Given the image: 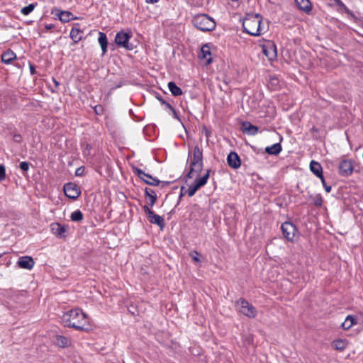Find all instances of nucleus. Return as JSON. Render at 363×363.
<instances>
[{
	"label": "nucleus",
	"instance_id": "c03bdc74",
	"mask_svg": "<svg viewBox=\"0 0 363 363\" xmlns=\"http://www.w3.org/2000/svg\"><path fill=\"white\" fill-rule=\"evenodd\" d=\"M158 1L159 0H145V1L149 4H155L157 3Z\"/></svg>",
	"mask_w": 363,
	"mask_h": 363
},
{
	"label": "nucleus",
	"instance_id": "6e6552de",
	"mask_svg": "<svg viewBox=\"0 0 363 363\" xmlns=\"http://www.w3.org/2000/svg\"><path fill=\"white\" fill-rule=\"evenodd\" d=\"M209 174L210 170H207L206 173L203 177L196 179L194 184L189 186L187 191L189 197L193 196L201 187L203 186L207 183Z\"/></svg>",
	"mask_w": 363,
	"mask_h": 363
},
{
	"label": "nucleus",
	"instance_id": "5701e85b",
	"mask_svg": "<svg viewBox=\"0 0 363 363\" xmlns=\"http://www.w3.org/2000/svg\"><path fill=\"white\" fill-rule=\"evenodd\" d=\"M357 323V318L352 315H348L342 323V328L344 330H349Z\"/></svg>",
	"mask_w": 363,
	"mask_h": 363
},
{
	"label": "nucleus",
	"instance_id": "c9c22d12",
	"mask_svg": "<svg viewBox=\"0 0 363 363\" xmlns=\"http://www.w3.org/2000/svg\"><path fill=\"white\" fill-rule=\"evenodd\" d=\"M20 168L24 171V172H27L29 169V163L27 162H21L20 163Z\"/></svg>",
	"mask_w": 363,
	"mask_h": 363
},
{
	"label": "nucleus",
	"instance_id": "39448f33",
	"mask_svg": "<svg viewBox=\"0 0 363 363\" xmlns=\"http://www.w3.org/2000/svg\"><path fill=\"white\" fill-rule=\"evenodd\" d=\"M130 38L131 35L130 33L122 30L116 33L115 43L119 47H122L127 50H131L133 49V46L129 43Z\"/></svg>",
	"mask_w": 363,
	"mask_h": 363
},
{
	"label": "nucleus",
	"instance_id": "ea45409f",
	"mask_svg": "<svg viewBox=\"0 0 363 363\" xmlns=\"http://www.w3.org/2000/svg\"><path fill=\"white\" fill-rule=\"evenodd\" d=\"M325 188V190L327 193H330L331 191V186H329V185H325L324 186Z\"/></svg>",
	"mask_w": 363,
	"mask_h": 363
},
{
	"label": "nucleus",
	"instance_id": "7ed1b4c3",
	"mask_svg": "<svg viewBox=\"0 0 363 363\" xmlns=\"http://www.w3.org/2000/svg\"><path fill=\"white\" fill-rule=\"evenodd\" d=\"M203 169V152L199 146H195L193 156L190 159V170L187 174L189 178L196 177Z\"/></svg>",
	"mask_w": 363,
	"mask_h": 363
},
{
	"label": "nucleus",
	"instance_id": "79ce46f5",
	"mask_svg": "<svg viewBox=\"0 0 363 363\" xmlns=\"http://www.w3.org/2000/svg\"><path fill=\"white\" fill-rule=\"evenodd\" d=\"M53 28H54V25H52V24H47V25H45V28L47 30H50V29H52Z\"/></svg>",
	"mask_w": 363,
	"mask_h": 363
},
{
	"label": "nucleus",
	"instance_id": "a18cd8bd",
	"mask_svg": "<svg viewBox=\"0 0 363 363\" xmlns=\"http://www.w3.org/2000/svg\"><path fill=\"white\" fill-rule=\"evenodd\" d=\"M53 82L56 86H57L59 85V82L57 81H56L55 79H53Z\"/></svg>",
	"mask_w": 363,
	"mask_h": 363
},
{
	"label": "nucleus",
	"instance_id": "393cba45",
	"mask_svg": "<svg viewBox=\"0 0 363 363\" xmlns=\"http://www.w3.org/2000/svg\"><path fill=\"white\" fill-rule=\"evenodd\" d=\"M145 194L149 200V203L150 206H152L157 200V195L155 191L149 188H145Z\"/></svg>",
	"mask_w": 363,
	"mask_h": 363
},
{
	"label": "nucleus",
	"instance_id": "bb28decb",
	"mask_svg": "<svg viewBox=\"0 0 363 363\" xmlns=\"http://www.w3.org/2000/svg\"><path fill=\"white\" fill-rule=\"evenodd\" d=\"M281 146L279 143H276L270 147L265 148V152L269 155H277L281 151Z\"/></svg>",
	"mask_w": 363,
	"mask_h": 363
},
{
	"label": "nucleus",
	"instance_id": "aec40b11",
	"mask_svg": "<svg viewBox=\"0 0 363 363\" xmlns=\"http://www.w3.org/2000/svg\"><path fill=\"white\" fill-rule=\"evenodd\" d=\"M98 41L101 45L103 55H105L107 52V45H108V40H107L106 35L104 33L99 32Z\"/></svg>",
	"mask_w": 363,
	"mask_h": 363
},
{
	"label": "nucleus",
	"instance_id": "f704fd0d",
	"mask_svg": "<svg viewBox=\"0 0 363 363\" xmlns=\"http://www.w3.org/2000/svg\"><path fill=\"white\" fill-rule=\"evenodd\" d=\"M335 3L342 9H343L346 12H348L349 10L347 8V6L345 5V4L341 0H333Z\"/></svg>",
	"mask_w": 363,
	"mask_h": 363
},
{
	"label": "nucleus",
	"instance_id": "4c0bfd02",
	"mask_svg": "<svg viewBox=\"0 0 363 363\" xmlns=\"http://www.w3.org/2000/svg\"><path fill=\"white\" fill-rule=\"evenodd\" d=\"M143 209H144V211H145V213L147 214V218H148L151 214H152V213H153V211H152V210H150V209L149 208V207H148L147 206H146V205H145V206H144Z\"/></svg>",
	"mask_w": 363,
	"mask_h": 363
},
{
	"label": "nucleus",
	"instance_id": "a19ab883",
	"mask_svg": "<svg viewBox=\"0 0 363 363\" xmlns=\"http://www.w3.org/2000/svg\"><path fill=\"white\" fill-rule=\"evenodd\" d=\"M315 204L316 206H321L322 204V199L320 198L318 199H317L315 201Z\"/></svg>",
	"mask_w": 363,
	"mask_h": 363
},
{
	"label": "nucleus",
	"instance_id": "9b49d317",
	"mask_svg": "<svg viewBox=\"0 0 363 363\" xmlns=\"http://www.w3.org/2000/svg\"><path fill=\"white\" fill-rule=\"evenodd\" d=\"M64 191L65 195L70 198L75 199L80 195V191L77 186L73 183H67L64 186Z\"/></svg>",
	"mask_w": 363,
	"mask_h": 363
},
{
	"label": "nucleus",
	"instance_id": "473e14b6",
	"mask_svg": "<svg viewBox=\"0 0 363 363\" xmlns=\"http://www.w3.org/2000/svg\"><path fill=\"white\" fill-rule=\"evenodd\" d=\"M6 178V169L3 164H0V182H2Z\"/></svg>",
	"mask_w": 363,
	"mask_h": 363
},
{
	"label": "nucleus",
	"instance_id": "4be33fe9",
	"mask_svg": "<svg viewBox=\"0 0 363 363\" xmlns=\"http://www.w3.org/2000/svg\"><path fill=\"white\" fill-rule=\"evenodd\" d=\"M243 132L247 133L250 135H254L258 131V128L255 125H252L250 122H245L242 125Z\"/></svg>",
	"mask_w": 363,
	"mask_h": 363
},
{
	"label": "nucleus",
	"instance_id": "7c9ffc66",
	"mask_svg": "<svg viewBox=\"0 0 363 363\" xmlns=\"http://www.w3.org/2000/svg\"><path fill=\"white\" fill-rule=\"evenodd\" d=\"M70 218L72 221L79 222L83 219V213L81 211L77 210L72 213Z\"/></svg>",
	"mask_w": 363,
	"mask_h": 363
},
{
	"label": "nucleus",
	"instance_id": "f3484780",
	"mask_svg": "<svg viewBox=\"0 0 363 363\" xmlns=\"http://www.w3.org/2000/svg\"><path fill=\"white\" fill-rule=\"evenodd\" d=\"M148 220L151 223L157 225L161 229H163L165 225L164 218L154 212L148 217Z\"/></svg>",
	"mask_w": 363,
	"mask_h": 363
},
{
	"label": "nucleus",
	"instance_id": "58836bf2",
	"mask_svg": "<svg viewBox=\"0 0 363 363\" xmlns=\"http://www.w3.org/2000/svg\"><path fill=\"white\" fill-rule=\"evenodd\" d=\"M84 168L82 167H79L78 169H77L76 172H75V174L77 176H82L83 174H84Z\"/></svg>",
	"mask_w": 363,
	"mask_h": 363
},
{
	"label": "nucleus",
	"instance_id": "cd10ccee",
	"mask_svg": "<svg viewBox=\"0 0 363 363\" xmlns=\"http://www.w3.org/2000/svg\"><path fill=\"white\" fill-rule=\"evenodd\" d=\"M168 88L171 91L172 94L177 96H181L182 94V89L176 85V84L173 82H170L168 83Z\"/></svg>",
	"mask_w": 363,
	"mask_h": 363
},
{
	"label": "nucleus",
	"instance_id": "9d476101",
	"mask_svg": "<svg viewBox=\"0 0 363 363\" xmlns=\"http://www.w3.org/2000/svg\"><path fill=\"white\" fill-rule=\"evenodd\" d=\"M134 172L143 180L146 184L152 186H157L160 184V180L152 177L151 175L145 173L143 170L139 168H134Z\"/></svg>",
	"mask_w": 363,
	"mask_h": 363
},
{
	"label": "nucleus",
	"instance_id": "2f4dec72",
	"mask_svg": "<svg viewBox=\"0 0 363 363\" xmlns=\"http://www.w3.org/2000/svg\"><path fill=\"white\" fill-rule=\"evenodd\" d=\"M35 8V5L33 4H29L28 6H26L25 7H23L21 9V13L23 15H28L30 13H31Z\"/></svg>",
	"mask_w": 363,
	"mask_h": 363
},
{
	"label": "nucleus",
	"instance_id": "72a5a7b5",
	"mask_svg": "<svg viewBox=\"0 0 363 363\" xmlns=\"http://www.w3.org/2000/svg\"><path fill=\"white\" fill-rule=\"evenodd\" d=\"M189 255L191 257V258L193 259L194 261H195L196 262H200V259L199 257V254L198 252L192 251L191 252H190Z\"/></svg>",
	"mask_w": 363,
	"mask_h": 363
},
{
	"label": "nucleus",
	"instance_id": "49530a36",
	"mask_svg": "<svg viewBox=\"0 0 363 363\" xmlns=\"http://www.w3.org/2000/svg\"><path fill=\"white\" fill-rule=\"evenodd\" d=\"M157 99L162 103V101H164L162 98L157 96Z\"/></svg>",
	"mask_w": 363,
	"mask_h": 363
},
{
	"label": "nucleus",
	"instance_id": "a211bd4d",
	"mask_svg": "<svg viewBox=\"0 0 363 363\" xmlns=\"http://www.w3.org/2000/svg\"><path fill=\"white\" fill-rule=\"evenodd\" d=\"M295 3L300 10L306 13L311 11L312 6L309 0H295Z\"/></svg>",
	"mask_w": 363,
	"mask_h": 363
},
{
	"label": "nucleus",
	"instance_id": "e433bc0d",
	"mask_svg": "<svg viewBox=\"0 0 363 363\" xmlns=\"http://www.w3.org/2000/svg\"><path fill=\"white\" fill-rule=\"evenodd\" d=\"M162 104L164 105L168 109H169L174 115H176V112L172 107V105H170L169 103L166 102L165 101H162Z\"/></svg>",
	"mask_w": 363,
	"mask_h": 363
},
{
	"label": "nucleus",
	"instance_id": "2eb2a0df",
	"mask_svg": "<svg viewBox=\"0 0 363 363\" xmlns=\"http://www.w3.org/2000/svg\"><path fill=\"white\" fill-rule=\"evenodd\" d=\"M35 264V262L31 257L23 256L20 257L18 265L19 267L26 269H31Z\"/></svg>",
	"mask_w": 363,
	"mask_h": 363
},
{
	"label": "nucleus",
	"instance_id": "a878e982",
	"mask_svg": "<svg viewBox=\"0 0 363 363\" xmlns=\"http://www.w3.org/2000/svg\"><path fill=\"white\" fill-rule=\"evenodd\" d=\"M16 54L11 51V50H9L6 51L2 55H1V60L3 62L6 64L10 63L13 60L16 59Z\"/></svg>",
	"mask_w": 363,
	"mask_h": 363
},
{
	"label": "nucleus",
	"instance_id": "f03ea898",
	"mask_svg": "<svg viewBox=\"0 0 363 363\" xmlns=\"http://www.w3.org/2000/svg\"><path fill=\"white\" fill-rule=\"evenodd\" d=\"M242 26L246 33L253 36L260 35L264 30L262 16L258 13L247 14L243 20Z\"/></svg>",
	"mask_w": 363,
	"mask_h": 363
},
{
	"label": "nucleus",
	"instance_id": "6ab92c4d",
	"mask_svg": "<svg viewBox=\"0 0 363 363\" xmlns=\"http://www.w3.org/2000/svg\"><path fill=\"white\" fill-rule=\"evenodd\" d=\"M310 169L316 177H322L323 168L320 163H318V162L312 160L310 163Z\"/></svg>",
	"mask_w": 363,
	"mask_h": 363
},
{
	"label": "nucleus",
	"instance_id": "c85d7f7f",
	"mask_svg": "<svg viewBox=\"0 0 363 363\" xmlns=\"http://www.w3.org/2000/svg\"><path fill=\"white\" fill-rule=\"evenodd\" d=\"M60 20L62 22H69L73 19V15L69 11H62L59 15Z\"/></svg>",
	"mask_w": 363,
	"mask_h": 363
},
{
	"label": "nucleus",
	"instance_id": "4468645a",
	"mask_svg": "<svg viewBox=\"0 0 363 363\" xmlns=\"http://www.w3.org/2000/svg\"><path fill=\"white\" fill-rule=\"evenodd\" d=\"M84 32L81 30L79 23H74L70 32V38L74 43H78L82 38Z\"/></svg>",
	"mask_w": 363,
	"mask_h": 363
},
{
	"label": "nucleus",
	"instance_id": "20e7f679",
	"mask_svg": "<svg viewBox=\"0 0 363 363\" xmlns=\"http://www.w3.org/2000/svg\"><path fill=\"white\" fill-rule=\"evenodd\" d=\"M192 23L201 31H211L216 28V22L213 18L206 14H197L193 17Z\"/></svg>",
	"mask_w": 363,
	"mask_h": 363
},
{
	"label": "nucleus",
	"instance_id": "09e8293b",
	"mask_svg": "<svg viewBox=\"0 0 363 363\" xmlns=\"http://www.w3.org/2000/svg\"><path fill=\"white\" fill-rule=\"evenodd\" d=\"M251 340H251V337H248V341H249V342H251Z\"/></svg>",
	"mask_w": 363,
	"mask_h": 363
},
{
	"label": "nucleus",
	"instance_id": "37998d69",
	"mask_svg": "<svg viewBox=\"0 0 363 363\" xmlns=\"http://www.w3.org/2000/svg\"><path fill=\"white\" fill-rule=\"evenodd\" d=\"M319 178L320 179L321 182H322V184H323V186H325V185H327V184H326V183H325V178H324V177H323V174L322 175V177H319Z\"/></svg>",
	"mask_w": 363,
	"mask_h": 363
},
{
	"label": "nucleus",
	"instance_id": "f257e3e1",
	"mask_svg": "<svg viewBox=\"0 0 363 363\" xmlns=\"http://www.w3.org/2000/svg\"><path fill=\"white\" fill-rule=\"evenodd\" d=\"M62 322L65 326L73 328L78 330H88L90 326L89 318L82 310L78 308L64 313Z\"/></svg>",
	"mask_w": 363,
	"mask_h": 363
},
{
	"label": "nucleus",
	"instance_id": "b1692460",
	"mask_svg": "<svg viewBox=\"0 0 363 363\" xmlns=\"http://www.w3.org/2000/svg\"><path fill=\"white\" fill-rule=\"evenodd\" d=\"M347 345V342L345 340L338 339L332 342V346L334 349L339 351L344 350Z\"/></svg>",
	"mask_w": 363,
	"mask_h": 363
},
{
	"label": "nucleus",
	"instance_id": "ddd939ff",
	"mask_svg": "<svg viewBox=\"0 0 363 363\" xmlns=\"http://www.w3.org/2000/svg\"><path fill=\"white\" fill-rule=\"evenodd\" d=\"M353 172V166L350 160H342L339 165V173L343 177L350 176Z\"/></svg>",
	"mask_w": 363,
	"mask_h": 363
},
{
	"label": "nucleus",
	"instance_id": "0eeeda50",
	"mask_svg": "<svg viewBox=\"0 0 363 363\" xmlns=\"http://www.w3.org/2000/svg\"><path fill=\"white\" fill-rule=\"evenodd\" d=\"M283 236L288 241L293 242L298 233L296 227L291 222H284L281 225Z\"/></svg>",
	"mask_w": 363,
	"mask_h": 363
},
{
	"label": "nucleus",
	"instance_id": "c756f323",
	"mask_svg": "<svg viewBox=\"0 0 363 363\" xmlns=\"http://www.w3.org/2000/svg\"><path fill=\"white\" fill-rule=\"evenodd\" d=\"M202 57L206 59L207 63L209 64L211 62V58H207L208 56L211 55L210 48L205 45L201 48Z\"/></svg>",
	"mask_w": 363,
	"mask_h": 363
},
{
	"label": "nucleus",
	"instance_id": "f8f14e48",
	"mask_svg": "<svg viewBox=\"0 0 363 363\" xmlns=\"http://www.w3.org/2000/svg\"><path fill=\"white\" fill-rule=\"evenodd\" d=\"M50 230L57 238H65L67 232V228L59 223H53L50 225Z\"/></svg>",
	"mask_w": 363,
	"mask_h": 363
},
{
	"label": "nucleus",
	"instance_id": "423d86ee",
	"mask_svg": "<svg viewBox=\"0 0 363 363\" xmlns=\"http://www.w3.org/2000/svg\"><path fill=\"white\" fill-rule=\"evenodd\" d=\"M237 304L240 306L239 311L248 318H255L257 315L256 308L245 299H240L237 301Z\"/></svg>",
	"mask_w": 363,
	"mask_h": 363
},
{
	"label": "nucleus",
	"instance_id": "de8ad7c7",
	"mask_svg": "<svg viewBox=\"0 0 363 363\" xmlns=\"http://www.w3.org/2000/svg\"><path fill=\"white\" fill-rule=\"evenodd\" d=\"M15 138H16V140H17V139L21 138V136L19 135H15Z\"/></svg>",
	"mask_w": 363,
	"mask_h": 363
},
{
	"label": "nucleus",
	"instance_id": "412c9836",
	"mask_svg": "<svg viewBox=\"0 0 363 363\" xmlns=\"http://www.w3.org/2000/svg\"><path fill=\"white\" fill-rule=\"evenodd\" d=\"M55 344L61 347H67L71 344V340L62 335H57L55 340Z\"/></svg>",
	"mask_w": 363,
	"mask_h": 363
},
{
	"label": "nucleus",
	"instance_id": "dca6fc26",
	"mask_svg": "<svg viewBox=\"0 0 363 363\" xmlns=\"http://www.w3.org/2000/svg\"><path fill=\"white\" fill-rule=\"evenodd\" d=\"M227 161L228 165L233 169H238L241 164L239 156L234 152H230L228 155Z\"/></svg>",
	"mask_w": 363,
	"mask_h": 363
},
{
	"label": "nucleus",
	"instance_id": "1a4fd4ad",
	"mask_svg": "<svg viewBox=\"0 0 363 363\" xmlns=\"http://www.w3.org/2000/svg\"><path fill=\"white\" fill-rule=\"evenodd\" d=\"M262 52L271 61L275 60L277 57V47L271 41H268L262 45Z\"/></svg>",
	"mask_w": 363,
	"mask_h": 363
}]
</instances>
